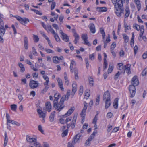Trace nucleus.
<instances>
[{
  "label": "nucleus",
  "mask_w": 147,
  "mask_h": 147,
  "mask_svg": "<svg viewBox=\"0 0 147 147\" xmlns=\"http://www.w3.org/2000/svg\"><path fill=\"white\" fill-rule=\"evenodd\" d=\"M132 85H130L129 87V90L131 94L130 97H133L135 94L136 88L135 86H137L139 84V82L136 76H134L132 79L131 80Z\"/></svg>",
  "instance_id": "nucleus-1"
},
{
  "label": "nucleus",
  "mask_w": 147,
  "mask_h": 147,
  "mask_svg": "<svg viewBox=\"0 0 147 147\" xmlns=\"http://www.w3.org/2000/svg\"><path fill=\"white\" fill-rule=\"evenodd\" d=\"M125 2L123 1H121L118 3V5H115L114 10L115 13L116 15L119 17H120L122 14H124V11L123 7V4Z\"/></svg>",
  "instance_id": "nucleus-2"
},
{
  "label": "nucleus",
  "mask_w": 147,
  "mask_h": 147,
  "mask_svg": "<svg viewBox=\"0 0 147 147\" xmlns=\"http://www.w3.org/2000/svg\"><path fill=\"white\" fill-rule=\"evenodd\" d=\"M72 120V118L71 117L66 118L65 123L67 124V127L69 128L71 127L72 128H74L75 126V124L76 120V117H74L71 123V121Z\"/></svg>",
  "instance_id": "nucleus-3"
},
{
  "label": "nucleus",
  "mask_w": 147,
  "mask_h": 147,
  "mask_svg": "<svg viewBox=\"0 0 147 147\" xmlns=\"http://www.w3.org/2000/svg\"><path fill=\"white\" fill-rule=\"evenodd\" d=\"M71 91L70 90H69L66 93V95H64L61 98L60 101L59 102L60 104L61 103L62 105H63L64 102L65 100H68L70 95V92Z\"/></svg>",
  "instance_id": "nucleus-4"
},
{
  "label": "nucleus",
  "mask_w": 147,
  "mask_h": 147,
  "mask_svg": "<svg viewBox=\"0 0 147 147\" xmlns=\"http://www.w3.org/2000/svg\"><path fill=\"white\" fill-rule=\"evenodd\" d=\"M37 111L39 115V117L42 119V122H45V119L46 115V112L45 111L44 112L40 109H38Z\"/></svg>",
  "instance_id": "nucleus-5"
},
{
  "label": "nucleus",
  "mask_w": 147,
  "mask_h": 147,
  "mask_svg": "<svg viewBox=\"0 0 147 147\" xmlns=\"http://www.w3.org/2000/svg\"><path fill=\"white\" fill-rule=\"evenodd\" d=\"M39 84L37 81L32 80L30 81L29 85L31 88L34 89L37 87L38 86Z\"/></svg>",
  "instance_id": "nucleus-6"
},
{
  "label": "nucleus",
  "mask_w": 147,
  "mask_h": 147,
  "mask_svg": "<svg viewBox=\"0 0 147 147\" xmlns=\"http://www.w3.org/2000/svg\"><path fill=\"white\" fill-rule=\"evenodd\" d=\"M58 102H55L53 103V107L55 108L57 111L60 112L64 107V106L61 103L58 104Z\"/></svg>",
  "instance_id": "nucleus-7"
},
{
  "label": "nucleus",
  "mask_w": 147,
  "mask_h": 147,
  "mask_svg": "<svg viewBox=\"0 0 147 147\" xmlns=\"http://www.w3.org/2000/svg\"><path fill=\"white\" fill-rule=\"evenodd\" d=\"M110 95L109 91L108 90L106 91L104 93L103 96V100H110Z\"/></svg>",
  "instance_id": "nucleus-8"
},
{
  "label": "nucleus",
  "mask_w": 147,
  "mask_h": 147,
  "mask_svg": "<svg viewBox=\"0 0 147 147\" xmlns=\"http://www.w3.org/2000/svg\"><path fill=\"white\" fill-rule=\"evenodd\" d=\"M81 136L80 134L79 133L76 134L74 137V140L72 141V143L73 145H74L79 140Z\"/></svg>",
  "instance_id": "nucleus-9"
},
{
  "label": "nucleus",
  "mask_w": 147,
  "mask_h": 147,
  "mask_svg": "<svg viewBox=\"0 0 147 147\" xmlns=\"http://www.w3.org/2000/svg\"><path fill=\"white\" fill-rule=\"evenodd\" d=\"M58 85L59 87L62 91H64V88L63 86V82L59 78L57 80Z\"/></svg>",
  "instance_id": "nucleus-10"
},
{
  "label": "nucleus",
  "mask_w": 147,
  "mask_h": 147,
  "mask_svg": "<svg viewBox=\"0 0 147 147\" xmlns=\"http://www.w3.org/2000/svg\"><path fill=\"white\" fill-rule=\"evenodd\" d=\"M144 26L142 25L141 26V28L140 29V32L139 35V37L138 39L139 40H142V36L144 32Z\"/></svg>",
  "instance_id": "nucleus-11"
},
{
  "label": "nucleus",
  "mask_w": 147,
  "mask_h": 147,
  "mask_svg": "<svg viewBox=\"0 0 147 147\" xmlns=\"http://www.w3.org/2000/svg\"><path fill=\"white\" fill-rule=\"evenodd\" d=\"M89 29L92 33H94L95 32V28L94 25L93 23H91L89 25Z\"/></svg>",
  "instance_id": "nucleus-12"
},
{
  "label": "nucleus",
  "mask_w": 147,
  "mask_h": 147,
  "mask_svg": "<svg viewBox=\"0 0 147 147\" xmlns=\"http://www.w3.org/2000/svg\"><path fill=\"white\" fill-rule=\"evenodd\" d=\"M124 70L128 74L131 73L130 71V65L128 64L127 65H125L124 66Z\"/></svg>",
  "instance_id": "nucleus-13"
},
{
  "label": "nucleus",
  "mask_w": 147,
  "mask_h": 147,
  "mask_svg": "<svg viewBox=\"0 0 147 147\" xmlns=\"http://www.w3.org/2000/svg\"><path fill=\"white\" fill-rule=\"evenodd\" d=\"M48 32L50 31L51 33L53 34H55V32L54 30L52 28L51 26L50 25H48L47 26V28L46 30Z\"/></svg>",
  "instance_id": "nucleus-14"
},
{
  "label": "nucleus",
  "mask_w": 147,
  "mask_h": 147,
  "mask_svg": "<svg viewBox=\"0 0 147 147\" xmlns=\"http://www.w3.org/2000/svg\"><path fill=\"white\" fill-rule=\"evenodd\" d=\"M26 140L28 142L30 143L34 142L36 141V138H31L29 136H27Z\"/></svg>",
  "instance_id": "nucleus-15"
},
{
  "label": "nucleus",
  "mask_w": 147,
  "mask_h": 147,
  "mask_svg": "<svg viewBox=\"0 0 147 147\" xmlns=\"http://www.w3.org/2000/svg\"><path fill=\"white\" fill-rule=\"evenodd\" d=\"M45 106L48 111L49 112L51 110V106L49 102H48L45 103Z\"/></svg>",
  "instance_id": "nucleus-16"
},
{
  "label": "nucleus",
  "mask_w": 147,
  "mask_h": 147,
  "mask_svg": "<svg viewBox=\"0 0 147 147\" xmlns=\"http://www.w3.org/2000/svg\"><path fill=\"white\" fill-rule=\"evenodd\" d=\"M60 97V95L59 93H56L54 95L55 99L53 101V103L55 102H58V100Z\"/></svg>",
  "instance_id": "nucleus-17"
},
{
  "label": "nucleus",
  "mask_w": 147,
  "mask_h": 147,
  "mask_svg": "<svg viewBox=\"0 0 147 147\" xmlns=\"http://www.w3.org/2000/svg\"><path fill=\"white\" fill-rule=\"evenodd\" d=\"M55 113V111L51 113L49 118V121L50 122H52L54 121Z\"/></svg>",
  "instance_id": "nucleus-18"
},
{
  "label": "nucleus",
  "mask_w": 147,
  "mask_h": 147,
  "mask_svg": "<svg viewBox=\"0 0 147 147\" xmlns=\"http://www.w3.org/2000/svg\"><path fill=\"white\" fill-rule=\"evenodd\" d=\"M74 107L71 108L67 111L64 116L66 117L70 115L74 112Z\"/></svg>",
  "instance_id": "nucleus-19"
},
{
  "label": "nucleus",
  "mask_w": 147,
  "mask_h": 147,
  "mask_svg": "<svg viewBox=\"0 0 147 147\" xmlns=\"http://www.w3.org/2000/svg\"><path fill=\"white\" fill-rule=\"evenodd\" d=\"M125 13L124 16L125 18H127L129 15L130 10L128 7H126L125 9Z\"/></svg>",
  "instance_id": "nucleus-20"
},
{
  "label": "nucleus",
  "mask_w": 147,
  "mask_h": 147,
  "mask_svg": "<svg viewBox=\"0 0 147 147\" xmlns=\"http://www.w3.org/2000/svg\"><path fill=\"white\" fill-rule=\"evenodd\" d=\"M5 31L4 26L0 27V36H3Z\"/></svg>",
  "instance_id": "nucleus-21"
},
{
  "label": "nucleus",
  "mask_w": 147,
  "mask_h": 147,
  "mask_svg": "<svg viewBox=\"0 0 147 147\" xmlns=\"http://www.w3.org/2000/svg\"><path fill=\"white\" fill-rule=\"evenodd\" d=\"M76 64L74 60H72L70 63V69L71 70V71L72 72H73V67L74 66H75Z\"/></svg>",
  "instance_id": "nucleus-22"
},
{
  "label": "nucleus",
  "mask_w": 147,
  "mask_h": 147,
  "mask_svg": "<svg viewBox=\"0 0 147 147\" xmlns=\"http://www.w3.org/2000/svg\"><path fill=\"white\" fill-rule=\"evenodd\" d=\"M62 36L63 40L65 42H67L69 41V38L66 34H63Z\"/></svg>",
  "instance_id": "nucleus-23"
},
{
  "label": "nucleus",
  "mask_w": 147,
  "mask_h": 147,
  "mask_svg": "<svg viewBox=\"0 0 147 147\" xmlns=\"http://www.w3.org/2000/svg\"><path fill=\"white\" fill-rule=\"evenodd\" d=\"M105 101V108L106 109L108 108L111 105V100H104Z\"/></svg>",
  "instance_id": "nucleus-24"
},
{
  "label": "nucleus",
  "mask_w": 147,
  "mask_h": 147,
  "mask_svg": "<svg viewBox=\"0 0 147 147\" xmlns=\"http://www.w3.org/2000/svg\"><path fill=\"white\" fill-rule=\"evenodd\" d=\"M118 98H116L113 103V105L114 108L115 109H117L118 107Z\"/></svg>",
  "instance_id": "nucleus-25"
},
{
  "label": "nucleus",
  "mask_w": 147,
  "mask_h": 147,
  "mask_svg": "<svg viewBox=\"0 0 147 147\" xmlns=\"http://www.w3.org/2000/svg\"><path fill=\"white\" fill-rule=\"evenodd\" d=\"M117 68L118 69L120 70H124V69L123 67V65L122 63H119L117 64Z\"/></svg>",
  "instance_id": "nucleus-26"
},
{
  "label": "nucleus",
  "mask_w": 147,
  "mask_h": 147,
  "mask_svg": "<svg viewBox=\"0 0 147 147\" xmlns=\"http://www.w3.org/2000/svg\"><path fill=\"white\" fill-rule=\"evenodd\" d=\"M98 11L100 12H106L107 11V9L105 7H97V8Z\"/></svg>",
  "instance_id": "nucleus-27"
},
{
  "label": "nucleus",
  "mask_w": 147,
  "mask_h": 147,
  "mask_svg": "<svg viewBox=\"0 0 147 147\" xmlns=\"http://www.w3.org/2000/svg\"><path fill=\"white\" fill-rule=\"evenodd\" d=\"M20 22L22 24H23V23L26 24L27 23V22H29V20L28 19L26 18H22Z\"/></svg>",
  "instance_id": "nucleus-28"
},
{
  "label": "nucleus",
  "mask_w": 147,
  "mask_h": 147,
  "mask_svg": "<svg viewBox=\"0 0 147 147\" xmlns=\"http://www.w3.org/2000/svg\"><path fill=\"white\" fill-rule=\"evenodd\" d=\"M135 3L136 4L138 11H139L141 8V4L139 0H134Z\"/></svg>",
  "instance_id": "nucleus-29"
},
{
  "label": "nucleus",
  "mask_w": 147,
  "mask_h": 147,
  "mask_svg": "<svg viewBox=\"0 0 147 147\" xmlns=\"http://www.w3.org/2000/svg\"><path fill=\"white\" fill-rule=\"evenodd\" d=\"M53 62L55 64H57L59 62V57L57 56H54L53 57Z\"/></svg>",
  "instance_id": "nucleus-30"
},
{
  "label": "nucleus",
  "mask_w": 147,
  "mask_h": 147,
  "mask_svg": "<svg viewBox=\"0 0 147 147\" xmlns=\"http://www.w3.org/2000/svg\"><path fill=\"white\" fill-rule=\"evenodd\" d=\"M8 123H11L12 124L16 125L17 126H19L20 125V124L17 122L11 120Z\"/></svg>",
  "instance_id": "nucleus-31"
},
{
  "label": "nucleus",
  "mask_w": 147,
  "mask_h": 147,
  "mask_svg": "<svg viewBox=\"0 0 147 147\" xmlns=\"http://www.w3.org/2000/svg\"><path fill=\"white\" fill-rule=\"evenodd\" d=\"M123 38L124 39V42L127 44L129 41V37L125 34H123Z\"/></svg>",
  "instance_id": "nucleus-32"
},
{
  "label": "nucleus",
  "mask_w": 147,
  "mask_h": 147,
  "mask_svg": "<svg viewBox=\"0 0 147 147\" xmlns=\"http://www.w3.org/2000/svg\"><path fill=\"white\" fill-rule=\"evenodd\" d=\"M5 137L4 138V146L5 147L6 146L8 141V137L6 132L5 133Z\"/></svg>",
  "instance_id": "nucleus-33"
},
{
  "label": "nucleus",
  "mask_w": 147,
  "mask_h": 147,
  "mask_svg": "<svg viewBox=\"0 0 147 147\" xmlns=\"http://www.w3.org/2000/svg\"><path fill=\"white\" fill-rule=\"evenodd\" d=\"M111 1L112 3L114 4V6L115 5H118V3L121 1L125 2V0H116V1H115V0H111Z\"/></svg>",
  "instance_id": "nucleus-34"
},
{
  "label": "nucleus",
  "mask_w": 147,
  "mask_h": 147,
  "mask_svg": "<svg viewBox=\"0 0 147 147\" xmlns=\"http://www.w3.org/2000/svg\"><path fill=\"white\" fill-rule=\"evenodd\" d=\"M53 35H54V38L56 41L58 42H60V39L58 34L55 32V34H53Z\"/></svg>",
  "instance_id": "nucleus-35"
},
{
  "label": "nucleus",
  "mask_w": 147,
  "mask_h": 147,
  "mask_svg": "<svg viewBox=\"0 0 147 147\" xmlns=\"http://www.w3.org/2000/svg\"><path fill=\"white\" fill-rule=\"evenodd\" d=\"M19 66L21 68L20 71L23 72L25 71V68L24 65L21 63H19Z\"/></svg>",
  "instance_id": "nucleus-36"
},
{
  "label": "nucleus",
  "mask_w": 147,
  "mask_h": 147,
  "mask_svg": "<svg viewBox=\"0 0 147 147\" xmlns=\"http://www.w3.org/2000/svg\"><path fill=\"white\" fill-rule=\"evenodd\" d=\"M133 27L136 30L138 31L140 30L141 26H140L139 25L135 24L134 26H133Z\"/></svg>",
  "instance_id": "nucleus-37"
},
{
  "label": "nucleus",
  "mask_w": 147,
  "mask_h": 147,
  "mask_svg": "<svg viewBox=\"0 0 147 147\" xmlns=\"http://www.w3.org/2000/svg\"><path fill=\"white\" fill-rule=\"evenodd\" d=\"M113 65H109V67L108 70V74L110 73L113 71Z\"/></svg>",
  "instance_id": "nucleus-38"
},
{
  "label": "nucleus",
  "mask_w": 147,
  "mask_h": 147,
  "mask_svg": "<svg viewBox=\"0 0 147 147\" xmlns=\"http://www.w3.org/2000/svg\"><path fill=\"white\" fill-rule=\"evenodd\" d=\"M72 86L73 87L72 90V91L76 92L77 90V88L76 84L75 83H73Z\"/></svg>",
  "instance_id": "nucleus-39"
},
{
  "label": "nucleus",
  "mask_w": 147,
  "mask_h": 147,
  "mask_svg": "<svg viewBox=\"0 0 147 147\" xmlns=\"http://www.w3.org/2000/svg\"><path fill=\"white\" fill-rule=\"evenodd\" d=\"M44 50L48 53H53L54 52L53 51L50 49L45 48L44 49Z\"/></svg>",
  "instance_id": "nucleus-40"
},
{
  "label": "nucleus",
  "mask_w": 147,
  "mask_h": 147,
  "mask_svg": "<svg viewBox=\"0 0 147 147\" xmlns=\"http://www.w3.org/2000/svg\"><path fill=\"white\" fill-rule=\"evenodd\" d=\"M100 33L102 34L103 39H104L105 36V33L103 28H100Z\"/></svg>",
  "instance_id": "nucleus-41"
},
{
  "label": "nucleus",
  "mask_w": 147,
  "mask_h": 147,
  "mask_svg": "<svg viewBox=\"0 0 147 147\" xmlns=\"http://www.w3.org/2000/svg\"><path fill=\"white\" fill-rule=\"evenodd\" d=\"M83 92V87L82 86H80L79 90V94L80 96H81Z\"/></svg>",
  "instance_id": "nucleus-42"
},
{
  "label": "nucleus",
  "mask_w": 147,
  "mask_h": 147,
  "mask_svg": "<svg viewBox=\"0 0 147 147\" xmlns=\"http://www.w3.org/2000/svg\"><path fill=\"white\" fill-rule=\"evenodd\" d=\"M31 10L32 11H33L34 12H35L36 14L39 15H41L42 14V13H40L39 11H38L37 10H36L35 9H31Z\"/></svg>",
  "instance_id": "nucleus-43"
},
{
  "label": "nucleus",
  "mask_w": 147,
  "mask_h": 147,
  "mask_svg": "<svg viewBox=\"0 0 147 147\" xmlns=\"http://www.w3.org/2000/svg\"><path fill=\"white\" fill-rule=\"evenodd\" d=\"M68 132V130L66 129L64 131H63L61 134L62 136L63 137H64L66 135H67Z\"/></svg>",
  "instance_id": "nucleus-44"
},
{
  "label": "nucleus",
  "mask_w": 147,
  "mask_h": 147,
  "mask_svg": "<svg viewBox=\"0 0 147 147\" xmlns=\"http://www.w3.org/2000/svg\"><path fill=\"white\" fill-rule=\"evenodd\" d=\"M81 38L84 41H85L88 39V36L86 34H83L82 35Z\"/></svg>",
  "instance_id": "nucleus-45"
},
{
  "label": "nucleus",
  "mask_w": 147,
  "mask_h": 147,
  "mask_svg": "<svg viewBox=\"0 0 147 147\" xmlns=\"http://www.w3.org/2000/svg\"><path fill=\"white\" fill-rule=\"evenodd\" d=\"M116 47V43L115 42H113L111 45V51H113L114 49Z\"/></svg>",
  "instance_id": "nucleus-46"
},
{
  "label": "nucleus",
  "mask_w": 147,
  "mask_h": 147,
  "mask_svg": "<svg viewBox=\"0 0 147 147\" xmlns=\"http://www.w3.org/2000/svg\"><path fill=\"white\" fill-rule=\"evenodd\" d=\"M17 109V105L15 104H13L11 105V109L14 111H16Z\"/></svg>",
  "instance_id": "nucleus-47"
},
{
  "label": "nucleus",
  "mask_w": 147,
  "mask_h": 147,
  "mask_svg": "<svg viewBox=\"0 0 147 147\" xmlns=\"http://www.w3.org/2000/svg\"><path fill=\"white\" fill-rule=\"evenodd\" d=\"M94 53H93L89 55V59L91 60H93L94 59Z\"/></svg>",
  "instance_id": "nucleus-48"
},
{
  "label": "nucleus",
  "mask_w": 147,
  "mask_h": 147,
  "mask_svg": "<svg viewBox=\"0 0 147 147\" xmlns=\"http://www.w3.org/2000/svg\"><path fill=\"white\" fill-rule=\"evenodd\" d=\"M89 84L90 86H93V78L90 77L89 78Z\"/></svg>",
  "instance_id": "nucleus-49"
},
{
  "label": "nucleus",
  "mask_w": 147,
  "mask_h": 147,
  "mask_svg": "<svg viewBox=\"0 0 147 147\" xmlns=\"http://www.w3.org/2000/svg\"><path fill=\"white\" fill-rule=\"evenodd\" d=\"M38 129L39 131L42 134H44V131L42 129V127L41 125H39L38 126Z\"/></svg>",
  "instance_id": "nucleus-50"
},
{
  "label": "nucleus",
  "mask_w": 147,
  "mask_h": 147,
  "mask_svg": "<svg viewBox=\"0 0 147 147\" xmlns=\"http://www.w3.org/2000/svg\"><path fill=\"white\" fill-rule=\"evenodd\" d=\"M88 106L87 104L86 103V102H84V107H83L82 110L84 111H86V110L87 109Z\"/></svg>",
  "instance_id": "nucleus-51"
},
{
  "label": "nucleus",
  "mask_w": 147,
  "mask_h": 147,
  "mask_svg": "<svg viewBox=\"0 0 147 147\" xmlns=\"http://www.w3.org/2000/svg\"><path fill=\"white\" fill-rule=\"evenodd\" d=\"M33 38L35 42H37L39 41V38L37 36L34 35Z\"/></svg>",
  "instance_id": "nucleus-52"
},
{
  "label": "nucleus",
  "mask_w": 147,
  "mask_h": 147,
  "mask_svg": "<svg viewBox=\"0 0 147 147\" xmlns=\"http://www.w3.org/2000/svg\"><path fill=\"white\" fill-rule=\"evenodd\" d=\"M55 5H56V3H55V2H52V4L51 6V10H52L54 9Z\"/></svg>",
  "instance_id": "nucleus-53"
},
{
  "label": "nucleus",
  "mask_w": 147,
  "mask_h": 147,
  "mask_svg": "<svg viewBox=\"0 0 147 147\" xmlns=\"http://www.w3.org/2000/svg\"><path fill=\"white\" fill-rule=\"evenodd\" d=\"M34 145L36 147H40V144L38 142H36V140L34 142Z\"/></svg>",
  "instance_id": "nucleus-54"
},
{
  "label": "nucleus",
  "mask_w": 147,
  "mask_h": 147,
  "mask_svg": "<svg viewBox=\"0 0 147 147\" xmlns=\"http://www.w3.org/2000/svg\"><path fill=\"white\" fill-rule=\"evenodd\" d=\"M6 117L7 119V124L8 125V123L11 120H9V119L10 118V116L7 113L6 114Z\"/></svg>",
  "instance_id": "nucleus-55"
},
{
  "label": "nucleus",
  "mask_w": 147,
  "mask_h": 147,
  "mask_svg": "<svg viewBox=\"0 0 147 147\" xmlns=\"http://www.w3.org/2000/svg\"><path fill=\"white\" fill-rule=\"evenodd\" d=\"M97 120V115H96L94 118L92 123L94 124H95L96 123V122Z\"/></svg>",
  "instance_id": "nucleus-56"
},
{
  "label": "nucleus",
  "mask_w": 147,
  "mask_h": 147,
  "mask_svg": "<svg viewBox=\"0 0 147 147\" xmlns=\"http://www.w3.org/2000/svg\"><path fill=\"white\" fill-rule=\"evenodd\" d=\"M100 101V96H98L96 99L95 104L96 105H98Z\"/></svg>",
  "instance_id": "nucleus-57"
},
{
  "label": "nucleus",
  "mask_w": 147,
  "mask_h": 147,
  "mask_svg": "<svg viewBox=\"0 0 147 147\" xmlns=\"http://www.w3.org/2000/svg\"><path fill=\"white\" fill-rule=\"evenodd\" d=\"M108 129L107 130V132H108L110 131L112 129V126L110 124H109L107 126Z\"/></svg>",
  "instance_id": "nucleus-58"
},
{
  "label": "nucleus",
  "mask_w": 147,
  "mask_h": 147,
  "mask_svg": "<svg viewBox=\"0 0 147 147\" xmlns=\"http://www.w3.org/2000/svg\"><path fill=\"white\" fill-rule=\"evenodd\" d=\"M52 26L56 30H58L59 29V28L58 25L56 24H52Z\"/></svg>",
  "instance_id": "nucleus-59"
},
{
  "label": "nucleus",
  "mask_w": 147,
  "mask_h": 147,
  "mask_svg": "<svg viewBox=\"0 0 147 147\" xmlns=\"http://www.w3.org/2000/svg\"><path fill=\"white\" fill-rule=\"evenodd\" d=\"M84 41V44L87 45L88 46H91V44L89 42L87 39L86 40H85V41Z\"/></svg>",
  "instance_id": "nucleus-60"
},
{
  "label": "nucleus",
  "mask_w": 147,
  "mask_h": 147,
  "mask_svg": "<svg viewBox=\"0 0 147 147\" xmlns=\"http://www.w3.org/2000/svg\"><path fill=\"white\" fill-rule=\"evenodd\" d=\"M108 65L107 63V61H104V69H106Z\"/></svg>",
  "instance_id": "nucleus-61"
},
{
  "label": "nucleus",
  "mask_w": 147,
  "mask_h": 147,
  "mask_svg": "<svg viewBox=\"0 0 147 147\" xmlns=\"http://www.w3.org/2000/svg\"><path fill=\"white\" fill-rule=\"evenodd\" d=\"M74 73H75V79L76 80H78V71H74Z\"/></svg>",
  "instance_id": "nucleus-62"
},
{
  "label": "nucleus",
  "mask_w": 147,
  "mask_h": 147,
  "mask_svg": "<svg viewBox=\"0 0 147 147\" xmlns=\"http://www.w3.org/2000/svg\"><path fill=\"white\" fill-rule=\"evenodd\" d=\"M112 116V113L111 112H109L107 113V117L109 118H111Z\"/></svg>",
  "instance_id": "nucleus-63"
},
{
  "label": "nucleus",
  "mask_w": 147,
  "mask_h": 147,
  "mask_svg": "<svg viewBox=\"0 0 147 147\" xmlns=\"http://www.w3.org/2000/svg\"><path fill=\"white\" fill-rule=\"evenodd\" d=\"M142 57L144 59L146 58H147V52L144 53L142 55Z\"/></svg>",
  "instance_id": "nucleus-64"
}]
</instances>
